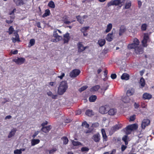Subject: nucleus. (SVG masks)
<instances>
[{"label": "nucleus", "instance_id": "obj_1", "mask_svg": "<svg viewBox=\"0 0 154 154\" xmlns=\"http://www.w3.org/2000/svg\"><path fill=\"white\" fill-rule=\"evenodd\" d=\"M140 42L137 38L134 39L133 43L129 44L128 48L129 49H134L135 53L136 54H142L143 52V49L139 45Z\"/></svg>", "mask_w": 154, "mask_h": 154}, {"label": "nucleus", "instance_id": "obj_2", "mask_svg": "<svg viewBox=\"0 0 154 154\" xmlns=\"http://www.w3.org/2000/svg\"><path fill=\"white\" fill-rule=\"evenodd\" d=\"M68 87L67 83L66 81H63L61 82L58 89L57 93L60 95H62L65 93Z\"/></svg>", "mask_w": 154, "mask_h": 154}, {"label": "nucleus", "instance_id": "obj_3", "mask_svg": "<svg viewBox=\"0 0 154 154\" xmlns=\"http://www.w3.org/2000/svg\"><path fill=\"white\" fill-rule=\"evenodd\" d=\"M125 2V0H112L107 3V6L109 7L111 6H119L122 7Z\"/></svg>", "mask_w": 154, "mask_h": 154}, {"label": "nucleus", "instance_id": "obj_4", "mask_svg": "<svg viewBox=\"0 0 154 154\" xmlns=\"http://www.w3.org/2000/svg\"><path fill=\"white\" fill-rule=\"evenodd\" d=\"M137 128V125L136 124L128 125L125 128L126 134H131L132 131L136 130Z\"/></svg>", "mask_w": 154, "mask_h": 154}, {"label": "nucleus", "instance_id": "obj_5", "mask_svg": "<svg viewBox=\"0 0 154 154\" xmlns=\"http://www.w3.org/2000/svg\"><path fill=\"white\" fill-rule=\"evenodd\" d=\"M25 61V59L23 57H18L13 60V61L18 65H21Z\"/></svg>", "mask_w": 154, "mask_h": 154}, {"label": "nucleus", "instance_id": "obj_6", "mask_svg": "<svg viewBox=\"0 0 154 154\" xmlns=\"http://www.w3.org/2000/svg\"><path fill=\"white\" fill-rule=\"evenodd\" d=\"M109 107L108 105H106L100 107L99 109V112L102 114H106L108 112Z\"/></svg>", "mask_w": 154, "mask_h": 154}, {"label": "nucleus", "instance_id": "obj_7", "mask_svg": "<svg viewBox=\"0 0 154 154\" xmlns=\"http://www.w3.org/2000/svg\"><path fill=\"white\" fill-rule=\"evenodd\" d=\"M80 72V71L79 69H74L70 73L69 75L71 77H75L79 74Z\"/></svg>", "mask_w": 154, "mask_h": 154}, {"label": "nucleus", "instance_id": "obj_8", "mask_svg": "<svg viewBox=\"0 0 154 154\" xmlns=\"http://www.w3.org/2000/svg\"><path fill=\"white\" fill-rule=\"evenodd\" d=\"M53 36L56 38V39H55V41H53V42H57L58 41L62 39V37L58 35L57 32V30L56 29L54 31Z\"/></svg>", "mask_w": 154, "mask_h": 154}, {"label": "nucleus", "instance_id": "obj_9", "mask_svg": "<svg viewBox=\"0 0 154 154\" xmlns=\"http://www.w3.org/2000/svg\"><path fill=\"white\" fill-rule=\"evenodd\" d=\"M14 36H15V37H12L11 38V39L12 41V42L14 43L16 42L17 41L19 42L20 41L19 35L18 34V33L17 32H14Z\"/></svg>", "mask_w": 154, "mask_h": 154}, {"label": "nucleus", "instance_id": "obj_10", "mask_svg": "<svg viewBox=\"0 0 154 154\" xmlns=\"http://www.w3.org/2000/svg\"><path fill=\"white\" fill-rule=\"evenodd\" d=\"M150 123V121L147 119H144L141 124V127L142 128L144 129L146 127L148 126Z\"/></svg>", "mask_w": 154, "mask_h": 154}, {"label": "nucleus", "instance_id": "obj_11", "mask_svg": "<svg viewBox=\"0 0 154 154\" xmlns=\"http://www.w3.org/2000/svg\"><path fill=\"white\" fill-rule=\"evenodd\" d=\"M117 110L116 109L112 108L109 109L108 111V114L110 116H114L116 114Z\"/></svg>", "mask_w": 154, "mask_h": 154}, {"label": "nucleus", "instance_id": "obj_12", "mask_svg": "<svg viewBox=\"0 0 154 154\" xmlns=\"http://www.w3.org/2000/svg\"><path fill=\"white\" fill-rule=\"evenodd\" d=\"M92 138L96 142H99L100 140V136L99 134H97L94 135Z\"/></svg>", "mask_w": 154, "mask_h": 154}, {"label": "nucleus", "instance_id": "obj_13", "mask_svg": "<svg viewBox=\"0 0 154 154\" xmlns=\"http://www.w3.org/2000/svg\"><path fill=\"white\" fill-rule=\"evenodd\" d=\"M78 51L80 52L84 51L86 48H87V47H84L81 42H79L78 44Z\"/></svg>", "mask_w": 154, "mask_h": 154}, {"label": "nucleus", "instance_id": "obj_14", "mask_svg": "<svg viewBox=\"0 0 154 154\" xmlns=\"http://www.w3.org/2000/svg\"><path fill=\"white\" fill-rule=\"evenodd\" d=\"M89 28V26H85L81 29L80 31L83 34L84 36H87L88 34L86 32Z\"/></svg>", "mask_w": 154, "mask_h": 154}, {"label": "nucleus", "instance_id": "obj_15", "mask_svg": "<svg viewBox=\"0 0 154 154\" xmlns=\"http://www.w3.org/2000/svg\"><path fill=\"white\" fill-rule=\"evenodd\" d=\"M122 101L125 103H129L130 102V98L128 96H123L122 98Z\"/></svg>", "mask_w": 154, "mask_h": 154}, {"label": "nucleus", "instance_id": "obj_16", "mask_svg": "<svg viewBox=\"0 0 154 154\" xmlns=\"http://www.w3.org/2000/svg\"><path fill=\"white\" fill-rule=\"evenodd\" d=\"M17 130L16 128H13L9 132L8 136V138H10L13 137L15 134Z\"/></svg>", "mask_w": 154, "mask_h": 154}, {"label": "nucleus", "instance_id": "obj_17", "mask_svg": "<svg viewBox=\"0 0 154 154\" xmlns=\"http://www.w3.org/2000/svg\"><path fill=\"white\" fill-rule=\"evenodd\" d=\"M101 133L103 137V141H106L107 140V137L106 136L105 131L103 129H101Z\"/></svg>", "mask_w": 154, "mask_h": 154}, {"label": "nucleus", "instance_id": "obj_18", "mask_svg": "<svg viewBox=\"0 0 154 154\" xmlns=\"http://www.w3.org/2000/svg\"><path fill=\"white\" fill-rule=\"evenodd\" d=\"M152 97V95L147 93H144L143 95V98L144 100H149Z\"/></svg>", "mask_w": 154, "mask_h": 154}, {"label": "nucleus", "instance_id": "obj_19", "mask_svg": "<svg viewBox=\"0 0 154 154\" xmlns=\"http://www.w3.org/2000/svg\"><path fill=\"white\" fill-rule=\"evenodd\" d=\"M62 20L63 21L64 23L66 24H69L75 21V20L69 21L68 20L67 17L66 16H64Z\"/></svg>", "mask_w": 154, "mask_h": 154}, {"label": "nucleus", "instance_id": "obj_20", "mask_svg": "<svg viewBox=\"0 0 154 154\" xmlns=\"http://www.w3.org/2000/svg\"><path fill=\"white\" fill-rule=\"evenodd\" d=\"M51 129V126L49 125L48 126L42 127L41 130L45 133H47Z\"/></svg>", "mask_w": 154, "mask_h": 154}, {"label": "nucleus", "instance_id": "obj_21", "mask_svg": "<svg viewBox=\"0 0 154 154\" xmlns=\"http://www.w3.org/2000/svg\"><path fill=\"white\" fill-rule=\"evenodd\" d=\"M13 1L18 6L24 4L23 0H13Z\"/></svg>", "mask_w": 154, "mask_h": 154}, {"label": "nucleus", "instance_id": "obj_22", "mask_svg": "<svg viewBox=\"0 0 154 154\" xmlns=\"http://www.w3.org/2000/svg\"><path fill=\"white\" fill-rule=\"evenodd\" d=\"M122 127V125H116L112 127V131L114 132L121 128Z\"/></svg>", "mask_w": 154, "mask_h": 154}, {"label": "nucleus", "instance_id": "obj_23", "mask_svg": "<svg viewBox=\"0 0 154 154\" xmlns=\"http://www.w3.org/2000/svg\"><path fill=\"white\" fill-rule=\"evenodd\" d=\"M106 43V40L104 39H99L98 42V45L100 47L103 46Z\"/></svg>", "mask_w": 154, "mask_h": 154}, {"label": "nucleus", "instance_id": "obj_24", "mask_svg": "<svg viewBox=\"0 0 154 154\" xmlns=\"http://www.w3.org/2000/svg\"><path fill=\"white\" fill-rule=\"evenodd\" d=\"M126 31L125 28L123 26H121L119 30V35L121 36Z\"/></svg>", "mask_w": 154, "mask_h": 154}, {"label": "nucleus", "instance_id": "obj_25", "mask_svg": "<svg viewBox=\"0 0 154 154\" xmlns=\"http://www.w3.org/2000/svg\"><path fill=\"white\" fill-rule=\"evenodd\" d=\"M112 34L113 33L112 32L111 33H109L107 34L106 37V39L107 41L111 42L113 38Z\"/></svg>", "mask_w": 154, "mask_h": 154}, {"label": "nucleus", "instance_id": "obj_26", "mask_svg": "<svg viewBox=\"0 0 154 154\" xmlns=\"http://www.w3.org/2000/svg\"><path fill=\"white\" fill-rule=\"evenodd\" d=\"M64 43L68 42L69 40L70 37L69 35V34L67 33L64 35Z\"/></svg>", "mask_w": 154, "mask_h": 154}, {"label": "nucleus", "instance_id": "obj_27", "mask_svg": "<svg viewBox=\"0 0 154 154\" xmlns=\"http://www.w3.org/2000/svg\"><path fill=\"white\" fill-rule=\"evenodd\" d=\"M40 141V140L38 139H32L31 141V145L32 146H34L39 143Z\"/></svg>", "mask_w": 154, "mask_h": 154}, {"label": "nucleus", "instance_id": "obj_28", "mask_svg": "<svg viewBox=\"0 0 154 154\" xmlns=\"http://www.w3.org/2000/svg\"><path fill=\"white\" fill-rule=\"evenodd\" d=\"M134 89H130L127 91L126 93V94L128 96H131L134 94Z\"/></svg>", "mask_w": 154, "mask_h": 154}, {"label": "nucleus", "instance_id": "obj_29", "mask_svg": "<svg viewBox=\"0 0 154 154\" xmlns=\"http://www.w3.org/2000/svg\"><path fill=\"white\" fill-rule=\"evenodd\" d=\"M129 75L126 73H123L121 76L122 79L126 80H128L129 79Z\"/></svg>", "mask_w": 154, "mask_h": 154}, {"label": "nucleus", "instance_id": "obj_30", "mask_svg": "<svg viewBox=\"0 0 154 154\" xmlns=\"http://www.w3.org/2000/svg\"><path fill=\"white\" fill-rule=\"evenodd\" d=\"M25 149L24 148H22L20 149H17L14 150V154H21L22 153V151H24Z\"/></svg>", "mask_w": 154, "mask_h": 154}, {"label": "nucleus", "instance_id": "obj_31", "mask_svg": "<svg viewBox=\"0 0 154 154\" xmlns=\"http://www.w3.org/2000/svg\"><path fill=\"white\" fill-rule=\"evenodd\" d=\"M100 88V86L99 85H95L90 89V91L91 92H94L97 91Z\"/></svg>", "mask_w": 154, "mask_h": 154}, {"label": "nucleus", "instance_id": "obj_32", "mask_svg": "<svg viewBox=\"0 0 154 154\" xmlns=\"http://www.w3.org/2000/svg\"><path fill=\"white\" fill-rule=\"evenodd\" d=\"M97 98V97L96 96L92 95L89 97V100L90 102H94L96 100Z\"/></svg>", "mask_w": 154, "mask_h": 154}, {"label": "nucleus", "instance_id": "obj_33", "mask_svg": "<svg viewBox=\"0 0 154 154\" xmlns=\"http://www.w3.org/2000/svg\"><path fill=\"white\" fill-rule=\"evenodd\" d=\"M47 94L48 96L51 97L53 99H55L57 98V95H54L51 91L48 92Z\"/></svg>", "mask_w": 154, "mask_h": 154}, {"label": "nucleus", "instance_id": "obj_34", "mask_svg": "<svg viewBox=\"0 0 154 154\" xmlns=\"http://www.w3.org/2000/svg\"><path fill=\"white\" fill-rule=\"evenodd\" d=\"M112 28V25L111 23H109L107 26L106 29L105 30V32L107 33L109 32L111 29Z\"/></svg>", "mask_w": 154, "mask_h": 154}, {"label": "nucleus", "instance_id": "obj_35", "mask_svg": "<svg viewBox=\"0 0 154 154\" xmlns=\"http://www.w3.org/2000/svg\"><path fill=\"white\" fill-rule=\"evenodd\" d=\"M108 86L104 85V86L101 88V89L102 91L101 93L102 94H103L104 93L105 91L108 88Z\"/></svg>", "mask_w": 154, "mask_h": 154}, {"label": "nucleus", "instance_id": "obj_36", "mask_svg": "<svg viewBox=\"0 0 154 154\" xmlns=\"http://www.w3.org/2000/svg\"><path fill=\"white\" fill-rule=\"evenodd\" d=\"M140 84L142 88L145 85V81L144 79L142 78L140 79Z\"/></svg>", "mask_w": 154, "mask_h": 154}, {"label": "nucleus", "instance_id": "obj_37", "mask_svg": "<svg viewBox=\"0 0 154 154\" xmlns=\"http://www.w3.org/2000/svg\"><path fill=\"white\" fill-rule=\"evenodd\" d=\"M77 20L80 22L81 24H82L84 21L83 17H81L79 16L76 17Z\"/></svg>", "mask_w": 154, "mask_h": 154}, {"label": "nucleus", "instance_id": "obj_38", "mask_svg": "<svg viewBox=\"0 0 154 154\" xmlns=\"http://www.w3.org/2000/svg\"><path fill=\"white\" fill-rule=\"evenodd\" d=\"M86 114L89 116H91L94 115V113L92 110H88L86 112Z\"/></svg>", "mask_w": 154, "mask_h": 154}, {"label": "nucleus", "instance_id": "obj_39", "mask_svg": "<svg viewBox=\"0 0 154 154\" xmlns=\"http://www.w3.org/2000/svg\"><path fill=\"white\" fill-rule=\"evenodd\" d=\"M131 6V2L130 1L127 2L125 4V8L127 9L129 8Z\"/></svg>", "mask_w": 154, "mask_h": 154}, {"label": "nucleus", "instance_id": "obj_40", "mask_svg": "<svg viewBox=\"0 0 154 154\" xmlns=\"http://www.w3.org/2000/svg\"><path fill=\"white\" fill-rule=\"evenodd\" d=\"M48 5L49 7L51 8H54L55 7L54 3L52 1L49 2Z\"/></svg>", "mask_w": 154, "mask_h": 154}, {"label": "nucleus", "instance_id": "obj_41", "mask_svg": "<svg viewBox=\"0 0 154 154\" xmlns=\"http://www.w3.org/2000/svg\"><path fill=\"white\" fill-rule=\"evenodd\" d=\"M14 31V28L12 26H11L8 29V31L7 32L9 35H11L13 33V32Z\"/></svg>", "mask_w": 154, "mask_h": 154}, {"label": "nucleus", "instance_id": "obj_42", "mask_svg": "<svg viewBox=\"0 0 154 154\" xmlns=\"http://www.w3.org/2000/svg\"><path fill=\"white\" fill-rule=\"evenodd\" d=\"M63 143L64 144H67L68 142V138L66 137H63L62 138Z\"/></svg>", "mask_w": 154, "mask_h": 154}, {"label": "nucleus", "instance_id": "obj_43", "mask_svg": "<svg viewBox=\"0 0 154 154\" xmlns=\"http://www.w3.org/2000/svg\"><path fill=\"white\" fill-rule=\"evenodd\" d=\"M128 139V137L127 135H125L122 138V140L125 142V143L126 145L128 144V142L127 140Z\"/></svg>", "mask_w": 154, "mask_h": 154}, {"label": "nucleus", "instance_id": "obj_44", "mask_svg": "<svg viewBox=\"0 0 154 154\" xmlns=\"http://www.w3.org/2000/svg\"><path fill=\"white\" fill-rule=\"evenodd\" d=\"M147 25L146 23L143 24L141 25V29L142 31H145L146 29Z\"/></svg>", "mask_w": 154, "mask_h": 154}, {"label": "nucleus", "instance_id": "obj_45", "mask_svg": "<svg viewBox=\"0 0 154 154\" xmlns=\"http://www.w3.org/2000/svg\"><path fill=\"white\" fill-rule=\"evenodd\" d=\"M82 125L85 128H88L89 127V125L85 121L82 123Z\"/></svg>", "mask_w": 154, "mask_h": 154}, {"label": "nucleus", "instance_id": "obj_46", "mask_svg": "<svg viewBox=\"0 0 154 154\" xmlns=\"http://www.w3.org/2000/svg\"><path fill=\"white\" fill-rule=\"evenodd\" d=\"M72 143L73 145L74 146H77L82 144L81 143L78 141H73Z\"/></svg>", "mask_w": 154, "mask_h": 154}, {"label": "nucleus", "instance_id": "obj_47", "mask_svg": "<svg viewBox=\"0 0 154 154\" xmlns=\"http://www.w3.org/2000/svg\"><path fill=\"white\" fill-rule=\"evenodd\" d=\"M87 88H88V86H87L86 85V86H83L79 89V91L80 92H81L82 91L85 90Z\"/></svg>", "mask_w": 154, "mask_h": 154}, {"label": "nucleus", "instance_id": "obj_48", "mask_svg": "<svg viewBox=\"0 0 154 154\" xmlns=\"http://www.w3.org/2000/svg\"><path fill=\"white\" fill-rule=\"evenodd\" d=\"M89 149L87 147H84L81 148V150L82 152H86L89 150Z\"/></svg>", "mask_w": 154, "mask_h": 154}, {"label": "nucleus", "instance_id": "obj_49", "mask_svg": "<svg viewBox=\"0 0 154 154\" xmlns=\"http://www.w3.org/2000/svg\"><path fill=\"white\" fill-rule=\"evenodd\" d=\"M147 40L143 39L142 41V43L143 46L144 47H146L147 46Z\"/></svg>", "mask_w": 154, "mask_h": 154}, {"label": "nucleus", "instance_id": "obj_50", "mask_svg": "<svg viewBox=\"0 0 154 154\" xmlns=\"http://www.w3.org/2000/svg\"><path fill=\"white\" fill-rule=\"evenodd\" d=\"M149 38V36L148 33H145L144 35L143 39L148 40Z\"/></svg>", "mask_w": 154, "mask_h": 154}, {"label": "nucleus", "instance_id": "obj_51", "mask_svg": "<svg viewBox=\"0 0 154 154\" xmlns=\"http://www.w3.org/2000/svg\"><path fill=\"white\" fill-rule=\"evenodd\" d=\"M56 150H57V149L56 148H54L49 151V153L50 154H53L55 152H56Z\"/></svg>", "mask_w": 154, "mask_h": 154}, {"label": "nucleus", "instance_id": "obj_52", "mask_svg": "<svg viewBox=\"0 0 154 154\" xmlns=\"http://www.w3.org/2000/svg\"><path fill=\"white\" fill-rule=\"evenodd\" d=\"M29 43L30 44L31 46L33 45L35 43V40L33 39H32L30 40Z\"/></svg>", "mask_w": 154, "mask_h": 154}, {"label": "nucleus", "instance_id": "obj_53", "mask_svg": "<svg viewBox=\"0 0 154 154\" xmlns=\"http://www.w3.org/2000/svg\"><path fill=\"white\" fill-rule=\"evenodd\" d=\"M99 126V124L98 123L96 122L94 123H93L92 124V127H93V128H97Z\"/></svg>", "mask_w": 154, "mask_h": 154}, {"label": "nucleus", "instance_id": "obj_54", "mask_svg": "<svg viewBox=\"0 0 154 154\" xmlns=\"http://www.w3.org/2000/svg\"><path fill=\"white\" fill-rule=\"evenodd\" d=\"M136 116L135 115H133L131 116L130 118V121H134L135 119Z\"/></svg>", "mask_w": 154, "mask_h": 154}, {"label": "nucleus", "instance_id": "obj_55", "mask_svg": "<svg viewBox=\"0 0 154 154\" xmlns=\"http://www.w3.org/2000/svg\"><path fill=\"white\" fill-rule=\"evenodd\" d=\"M65 76V74L63 72L61 73V75H60L58 76L57 77L60 78L61 79H63V78Z\"/></svg>", "mask_w": 154, "mask_h": 154}, {"label": "nucleus", "instance_id": "obj_56", "mask_svg": "<svg viewBox=\"0 0 154 154\" xmlns=\"http://www.w3.org/2000/svg\"><path fill=\"white\" fill-rule=\"evenodd\" d=\"M16 11V9L14 8V9L12 11H10L9 13V14L10 15H14V13Z\"/></svg>", "mask_w": 154, "mask_h": 154}, {"label": "nucleus", "instance_id": "obj_57", "mask_svg": "<svg viewBox=\"0 0 154 154\" xmlns=\"http://www.w3.org/2000/svg\"><path fill=\"white\" fill-rule=\"evenodd\" d=\"M139 106L140 105L138 103L136 102L134 103V107L135 108L137 109L139 107Z\"/></svg>", "mask_w": 154, "mask_h": 154}, {"label": "nucleus", "instance_id": "obj_58", "mask_svg": "<svg viewBox=\"0 0 154 154\" xmlns=\"http://www.w3.org/2000/svg\"><path fill=\"white\" fill-rule=\"evenodd\" d=\"M127 147L126 146L123 145H122L121 146L122 151V152L124 151L125 149Z\"/></svg>", "mask_w": 154, "mask_h": 154}, {"label": "nucleus", "instance_id": "obj_59", "mask_svg": "<svg viewBox=\"0 0 154 154\" xmlns=\"http://www.w3.org/2000/svg\"><path fill=\"white\" fill-rule=\"evenodd\" d=\"M116 74H112L111 75V77L112 79H115L116 78Z\"/></svg>", "mask_w": 154, "mask_h": 154}, {"label": "nucleus", "instance_id": "obj_60", "mask_svg": "<svg viewBox=\"0 0 154 154\" xmlns=\"http://www.w3.org/2000/svg\"><path fill=\"white\" fill-rule=\"evenodd\" d=\"M39 132L38 131H35L34 133V134L32 136V137L33 138H35V137L38 134Z\"/></svg>", "mask_w": 154, "mask_h": 154}, {"label": "nucleus", "instance_id": "obj_61", "mask_svg": "<svg viewBox=\"0 0 154 154\" xmlns=\"http://www.w3.org/2000/svg\"><path fill=\"white\" fill-rule=\"evenodd\" d=\"M50 13V11H46L45 14H44V15L45 16H47L48 15H49Z\"/></svg>", "mask_w": 154, "mask_h": 154}, {"label": "nucleus", "instance_id": "obj_62", "mask_svg": "<svg viewBox=\"0 0 154 154\" xmlns=\"http://www.w3.org/2000/svg\"><path fill=\"white\" fill-rule=\"evenodd\" d=\"M11 54H15L17 53L18 51L17 50H15L14 51H11Z\"/></svg>", "mask_w": 154, "mask_h": 154}, {"label": "nucleus", "instance_id": "obj_63", "mask_svg": "<svg viewBox=\"0 0 154 154\" xmlns=\"http://www.w3.org/2000/svg\"><path fill=\"white\" fill-rule=\"evenodd\" d=\"M48 122L47 121H45V122L42 124L41 125L42 127H45V126L47 124Z\"/></svg>", "mask_w": 154, "mask_h": 154}, {"label": "nucleus", "instance_id": "obj_64", "mask_svg": "<svg viewBox=\"0 0 154 154\" xmlns=\"http://www.w3.org/2000/svg\"><path fill=\"white\" fill-rule=\"evenodd\" d=\"M75 113L76 115H80L81 113V111L80 110H79L76 111Z\"/></svg>", "mask_w": 154, "mask_h": 154}]
</instances>
